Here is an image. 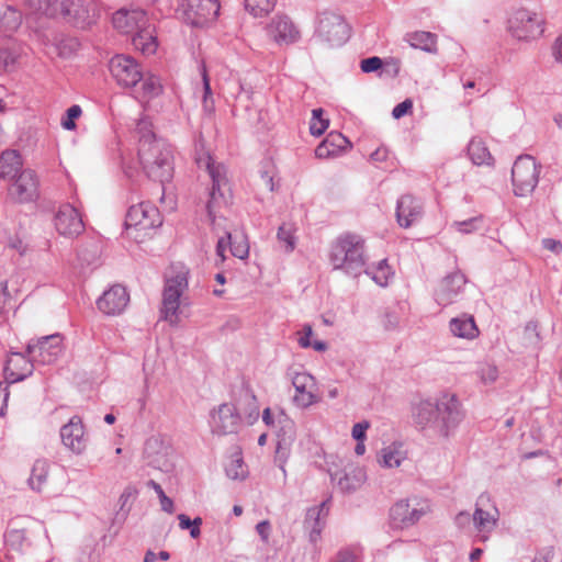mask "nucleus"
<instances>
[{
	"mask_svg": "<svg viewBox=\"0 0 562 562\" xmlns=\"http://www.w3.org/2000/svg\"><path fill=\"white\" fill-rule=\"evenodd\" d=\"M416 424L429 426L440 436L448 438L464 418L462 404L453 393H441L435 400L420 401L414 408Z\"/></svg>",
	"mask_w": 562,
	"mask_h": 562,
	"instance_id": "f257e3e1",
	"label": "nucleus"
},
{
	"mask_svg": "<svg viewBox=\"0 0 562 562\" xmlns=\"http://www.w3.org/2000/svg\"><path fill=\"white\" fill-rule=\"evenodd\" d=\"M138 159L146 176L159 182L160 200L165 198V184L173 177L172 149L164 139L156 138L153 132L139 138Z\"/></svg>",
	"mask_w": 562,
	"mask_h": 562,
	"instance_id": "f03ea898",
	"label": "nucleus"
},
{
	"mask_svg": "<svg viewBox=\"0 0 562 562\" xmlns=\"http://www.w3.org/2000/svg\"><path fill=\"white\" fill-rule=\"evenodd\" d=\"M23 160L15 149L2 151V179L9 178L8 199L30 203L40 198V179L32 169H22Z\"/></svg>",
	"mask_w": 562,
	"mask_h": 562,
	"instance_id": "7ed1b4c3",
	"label": "nucleus"
},
{
	"mask_svg": "<svg viewBox=\"0 0 562 562\" xmlns=\"http://www.w3.org/2000/svg\"><path fill=\"white\" fill-rule=\"evenodd\" d=\"M109 69L116 83L123 88H135L136 98L151 100L162 92L160 79L151 74L144 75L140 65L131 56L119 54L111 58Z\"/></svg>",
	"mask_w": 562,
	"mask_h": 562,
	"instance_id": "20e7f679",
	"label": "nucleus"
},
{
	"mask_svg": "<svg viewBox=\"0 0 562 562\" xmlns=\"http://www.w3.org/2000/svg\"><path fill=\"white\" fill-rule=\"evenodd\" d=\"M328 260L334 270L358 278L368 262L366 240L355 233L339 235L330 245Z\"/></svg>",
	"mask_w": 562,
	"mask_h": 562,
	"instance_id": "39448f33",
	"label": "nucleus"
},
{
	"mask_svg": "<svg viewBox=\"0 0 562 562\" xmlns=\"http://www.w3.org/2000/svg\"><path fill=\"white\" fill-rule=\"evenodd\" d=\"M188 288V271L180 270L175 276L167 278L160 308V318L171 325L179 322L180 297Z\"/></svg>",
	"mask_w": 562,
	"mask_h": 562,
	"instance_id": "423d86ee",
	"label": "nucleus"
},
{
	"mask_svg": "<svg viewBox=\"0 0 562 562\" xmlns=\"http://www.w3.org/2000/svg\"><path fill=\"white\" fill-rule=\"evenodd\" d=\"M540 166L530 155L519 156L512 168V183L516 196H528L539 182Z\"/></svg>",
	"mask_w": 562,
	"mask_h": 562,
	"instance_id": "0eeeda50",
	"label": "nucleus"
},
{
	"mask_svg": "<svg viewBox=\"0 0 562 562\" xmlns=\"http://www.w3.org/2000/svg\"><path fill=\"white\" fill-rule=\"evenodd\" d=\"M58 16L77 29L87 30L97 22V3L94 0H60Z\"/></svg>",
	"mask_w": 562,
	"mask_h": 562,
	"instance_id": "6e6552de",
	"label": "nucleus"
},
{
	"mask_svg": "<svg viewBox=\"0 0 562 562\" xmlns=\"http://www.w3.org/2000/svg\"><path fill=\"white\" fill-rule=\"evenodd\" d=\"M429 512L430 506L425 499H401L391 507L390 518L394 527L403 529L415 525Z\"/></svg>",
	"mask_w": 562,
	"mask_h": 562,
	"instance_id": "1a4fd4ad",
	"label": "nucleus"
},
{
	"mask_svg": "<svg viewBox=\"0 0 562 562\" xmlns=\"http://www.w3.org/2000/svg\"><path fill=\"white\" fill-rule=\"evenodd\" d=\"M161 223L159 210L149 202H140L128 209L124 224L127 231L134 228L137 232H143L145 236L148 231L160 226Z\"/></svg>",
	"mask_w": 562,
	"mask_h": 562,
	"instance_id": "9d476101",
	"label": "nucleus"
},
{
	"mask_svg": "<svg viewBox=\"0 0 562 562\" xmlns=\"http://www.w3.org/2000/svg\"><path fill=\"white\" fill-rule=\"evenodd\" d=\"M317 35L331 47L341 46L350 36V27L341 15L324 12L319 18Z\"/></svg>",
	"mask_w": 562,
	"mask_h": 562,
	"instance_id": "9b49d317",
	"label": "nucleus"
},
{
	"mask_svg": "<svg viewBox=\"0 0 562 562\" xmlns=\"http://www.w3.org/2000/svg\"><path fill=\"white\" fill-rule=\"evenodd\" d=\"M181 10L188 24L203 27L218 15L220 2L218 0H182Z\"/></svg>",
	"mask_w": 562,
	"mask_h": 562,
	"instance_id": "f8f14e48",
	"label": "nucleus"
},
{
	"mask_svg": "<svg viewBox=\"0 0 562 562\" xmlns=\"http://www.w3.org/2000/svg\"><path fill=\"white\" fill-rule=\"evenodd\" d=\"M508 27L518 40H533L543 33V19L535 12L519 9L509 19Z\"/></svg>",
	"mask_w": 562,
	"mask_h": 562,
	"instance_id": "ddd939ff",
	"label": "nucleus"
},
{
	"mask_svg": "<svg viewBox=\"0 0 562 562\" xmlns=\"http://www.w3.org/2000/svg\"><path fill=\"white\" fill-rule=\"evenodd\" d=\"M210 427L213 435L236 434L241 425V417L232 403H223L210 414Z\"/></svg>",
	"mask_w": 562,
	"mask_h": 562,
	"instance_id": "4468645a",
	"label": "nucleus"
},
{
	"mask_svg": "<svg viewBox=\"0 0 562 562\" xmlns=\"http://www.w3.org/2000/svg\"><path fill=\"white\" fill-rule=\"evenodd\" d=\"M63 338L59 334L48 335L38 338L35 342L27 344V355L40 364H50L60 356Z\"/></svg>",
	"mask_w": 562,
	"mask_h": 562,
	"instance_id": "2eb2a0df",
	"label": "nucleus"
},
{
	"mask_svg": "<svg viewBox=\"0 0 562 562\" xmlns=\"http://www.w3.org/2000/svg\"><path fill=\"white\" fill-rule=\"evenodd\" d=\"M477 537L481 541H486L490 533L496 528L498 520V510L490 504V498L481 495L476 502V507L472 516Z\"/></svg>",
	"mask_w": 562,
	"mask_h": 562,
	"instance_id": "dca6fc26",
	"label": "nucleus"
},
{
	"mask_svg": "<svg viewBox=\"0 0 562 562\" xmlns=\"http://www.w3.org/2000/svg\"><path fill=\"white\" fill-rule=\"evenodd\" d=\"M467 282V277L459 270L447 274L435 290L436 302L441 306L453 304L461 296Z\"/></svg>",
	"mask_w": 562,
	"mask_h": 562,
	"instance_id": "f3484780",
	"label": "nucleus"
},
{
	"mask_svg": "<svg viewBox=\"0 0 562 562\" xmlns=\"http://www.w3.org/2000/svg\"><path fill=\"white\" fill-rule=\"evenodd\" d=\"M63 445L75 454H81L88 447L89 436L80 416H72L60 428Z\"/></svg>",
	"mask_w": 562,
	"mask_h": 562,
	"instance_id": "a211bd4d",
	"label": "nucleus"
},
{
	"mask_svg": "<svg viewBox=\"0 0 562 562\" xmlns=\"http://www.w3.org/2000/svg\"><path fill=\"white\" fill-rule=\"evenodd\" d=\"M198 165L200 168L205 166L211 179L212 189L210 191V199L206 203V211L212 223L215 221V209L218 207L223 201V194L221 192V184L225 181V177L222 172V167L215 165L211 156L205 158H199Z\"/></svg>",
	"mask_w": 562,
	"mask_h": 562,
	"instance_id": "6ab92c4d",
	"label": "nucleus"
},
{
	"mask_svg": "<svg viewBox=\"0 0 562 562\" xmlns=\"http://www.w3.org/2000/svg\"><path fill=\"white\" fill-rule=\"evenodd\" d=\"M171 452V448L165 445L158 436H151L145 442L144 456L148 465L160 471L169 472L172 470Z\"/></svg>",
	"mask_w": 562,
	"mask_h": 562,
	"instance_id": "aec40b11",
	"label": "nucleus"
},
{
	"mask_svg": "<svg viewBox=\"0 0 562 562\" xmlns=\"http://www.w3.org/2000/svg\"><path fill=\"white\" fill-rule=\"evenodd\" d=\"M54 224L56 231L67 237L80 235L85 229L81 215L71 204H63L59 206L55 215Z\"/></svg>",
	"mask_w": 562,
	"mask_h": 562,
	"instance_id": "412c9836",
	"label": "nucleus"
},
{
	"mask_svg": "<svg viewBox=\"0 0 562 562\" xmlns=\"http://www.w3.org/2000/svg\"><path fill=\"white\" fill-rule=\"evenodd\" d=\"M130 302L126 289L115 284L106 290L97 301L98 308L106 315L121 314Z\"/></svg>",
	"mask_w": 562,
	"mask_h": 562,
	"instance_id": "4be33fe9",
	"label": "nucleus"
},
{
	"mask_svg": "<svg viewBox=\"0 0 562 562\" xmlns=\"http://www.w3.org/2000/svg\"><path fill=\"white\" fill-rule=\"evenodd\" d=\"M268 35L278 44H292L300 38V31L286 15H276L267 25Z\"/></svg>",
	"mask_w": 562,
	"mask_h": 562,
	"instance_id": "5701e85b",
	"label": "nucleus"
},
{
	"mask_svg": "<svg viewBox=\"0 0 562 562\" xmlns=\"http://www.w3.org/2000/svg\"><path fill=\"white\" fill-rule=\"evenodd\" d=\"M423 203L411 194L397 200L396 218L401 227L408 228L423 216Z\"/></svg>",
	"mask_w": 562,
	"mask_h": 562,
	"instance_id": "b1692460",
	"label": "nucleus"
},
{
	"mask_svg": "<svg viewBox=\"0 0 562 562\" xmlns=\"http://www.w3.org/2000/svg\"><path fill=\"white\" fill-rule=\"evenodd\" d=\"M292 384L295 389L294 402L300 407H308L316 403L314 378L307 372H296L292 375Z\"/></svg>",
	"mask_w": 562,
	"mask_h": 562,
	"instance_id": "393cba45",
	"label": "nucleus"
},
{
	"mask_svg": "<svg viewBox=\"0 0 562 562\" xmlns=\"http://www.w3.org/2000/svg\"><path fill=\"white\" fill-rule=\"evenodd\" d=\"M34 368V361L21 352L11 353L3 368L4 379L8 383H15L29 376Z\"/></svg>",
	"mask_w": 562,
	"mask_h": 562,
	"instance_id": "a878e982",
	"label": "nucleus"
},
{
	"mask_svg": "<svg viewBox=\"0 0 562 562\" xmlns=\"http://www.w3.org/2000/svg\"><path fill=\"white\" fill-rule=\"evenodd\" d=\"M331 482L336 483L341 493H353L362 486L367 476L363 469L349 467L342 470L330 472Z\"/></svg>",
	"mask_w": 562,
	"mask_h": 562,
	"instance_id": "bb28decb",
	"label": "nucleus"
},
{
	"mask_svg": "<svg viewBox=\"0 0 562 562\" xmlns=\"http://www.w3.org/2000/svg\"><path fill=\"white\" fill-rule=\"evenodd\" d=\"M147 14L144 10L121 9L112 16V24L114 29L125 34H133L140 25L147 23Z\"/></svg>",
	"mask_w": 562,
	"mask_h": 562,
	"instance_id": "cd10ccee",
	"label": "nucleus"
},
{
	"mask_svg": "<svg viewBox=\"0 0 562 562\" xmlns=\"http://www.w3.org/2000/svg\"><path fill=\"white\" fill-rule=\"evenodd\" d=\"M328 514L327 502H323L318 506H314L307 509L304 529L308 532L310 541L316 543L321 533L325 527V518Z\"/></svg>",
	"mask_w": 562,
	"mask_h": 562,
	"instance_id": "c85d7f7f",
	"label": "nucleus"
},
{
	"mask_svg": "<svg viewBox=\"0 0 562 562\" xmlns=\"http://www.w3.org/2000/svg\"><path fill=\"white\" fill-rule=\"evenodd\" d=\"M132 44L135 49L140 50L144 55L155 54L158 43L155 26L149 22V19L145 25H140L132 34Z\"/></svg>",
	"mask_w": 562,
	"mask_h": 562,
	"instance_id": "c756f323",
	"label": "nucleus"
},
{
	"mask_svg": "<svg viewBox=\"0 0 562 562\" xmlns=\"http://www.w3.org/2000/svg\"><path fill=\"white\" fill-rule=\"evenodd\" d=\"M351 143L341 133L331 132L315 148V156L319 159L337 156L341 150L350 147Z\"/></svg>",
	"mask_w": 562,
	"mask_h": 562,
	"instance_id": "7c9ffc66",
	"label": "nucleus"
},
{
	"mask_svg": "<svg viewBox=\"0 0 562 562\" xmlns=\"http://www.w3.org/2000/svg\"><path fill=\"white\" fill-rule=\"evenodd\" d=\"M449 328L453 336L459 338L473 339L479 335V329L473 316L465 314L452 318L449 323Z\"/></svg>",
	"mask_w": 562,
	"mask_h": 562,
	"instance_id": "2f4dec72",
	"label": "nucleus"
},
{
	"mask_svg": "<svg viewBox=\"0 0 562 562\" xmlns=\"http://www.w3.org/2000/svg\"><path fill=\"white\" fill-rule=\"evenodd\" d=\"M48 461L45 459H37L31 470V475L29 477V484L32 490L41 492L43 485L47 481L48 476Z\"/></svg>",
	"mask_w": 562,
	"mask_h": 562,
	"instance_id": "473e14b6",
	"label": "nucleus"
},
{
	"mask_svg": "<svg viewBox=\"0 0 562 562\" xmlns=\"http://www.w3.org/2000/svg\"><path fill=\"white\" fill-rule=\"evenodd\" d=\"M407 41L414 48H419L428 53L436 52V35L430 32L417 31L407 34Z\"/></svg>",
	"mask_w": 562,
	"mask_h": 562,
	"instance_id": "72a5a7b5",
	"label": "nucleus"
},
{
	"mask_svg": "<svg viewBox=\"0 0 562 562\" xmlns=\"http://www.w3.org/2000/svg\"><path fill=\"white\" fill-rule=\"evenodd\" d=\"M468 155L474 165H488L493 159L487 147L481 139L473 138L468 145Z\"/></svg>",
	"mask_w": 562,
	"mask_h": 562,
	"instance_id": "f704fd0d",
	"label": "nucleus"
},
{
	"mask_svg": "<svg viewBox=\"0 0 562 562\" xmlns=\"http://www.w3.org/2000/svg\"><path fill=\"white\" fill-rule=\"evenodd\" d=\"M59 0H25L26 5L34 12L47 18L59 15Z\"/></svg>",
	"mask_w": 562,
	"mask_h": 562,
	"instance_id": "c9c22d12",
	"label": "nucleus"
},
{
	"mask_svg": "<svg viewBox=\"0 0 562 562\" xmlns=\"http://www.w3.org/2000/svg\"><path fill=\"white\" fill-rule=\"evenodd\" d=\"M404 459L405 456L401 450V447L391 445L381 450L379 463L384 468H395L400 467Z\"/></svg>",
	"mask_w": 562,
	"mask_h": 562,
	"instance_id": "e433bc0d",
	"label": "nucleus"
},
{
	"mask_svg": "<svg viewBox=\"0 0 562 562\" xmlns=\"http://www.w3.org/2000/svg\"><path fill=\"white\" fill-rule=\"evenodd\" d=\"M278 423L281 425V429L280 431L282 434H279V440H278V448H277V452L279 453L280 450L282 449V446L283 445H286L288 441H292L293 438H294V423L288 418L286 415H284L283 413H281L279 416H278Z\"/></svg>",
	"mask_w": 562,
	"mask_h": 562,
	"instance_id": "4c0bfd02",
	"label": "nucleus"
},
{
	"mask_svg": "<svg viewBox=\"0 0 562 562\" xmlns=\"http://www.w3.org/2000/svg\"><path fill=\"white\" fill-rule=\"evenodd\" d=\"M22 23V14L15 8L8 5L2 12V33L16 31Z\"/></svg>",
	"mask_w": 562,
	"mask_h": 562,
	"instance_id": "58836bf2",
	"label": "nucleus"
},
{
	"mask_svg": "<svg viewBox=\"0 0 562 562\" xmlns=\"http://www.w3.org/2000/svg\"><path fill=\"white\" fill-rule=\"evenodd\" d=\"M226 475L232 480H244L248 474V470L240 453L233 456L231 462L225 468Z\"/></svg>",
	"mask_w": 562,
	"mask_h": 562,
	"instance_id": "ea45409f",
	"label": "nucleus"
},
{
	"mask_svg": "<svg viewBox=\"0 0 562 562\" xmlns=\"http://www.w3.org/2000/svg\"><path fill=\"white\" fill-rule=\"evenodd\" d=\"M227 241L231 246V252L234 257L239 259H245L249 254V245L244 235L237 236L235 235L234 240L231 233H226Z\"/></svg>",
	"mask_w": 562,
	"mask_h": 562,
	"instance_id": "a19ab883",
	"label": "nucleus"
},
{
	"mask_svg": "<svg viewBox=\"0 0 562 562\" xmlns=\"http://www.w3.org/2000/svg\"><path fill=\"white\" fill-rule=\"evenodd\" d=\"M300 337L297 342L302 348H313L316 351H325L327 349V344L322 340H315L311 342L310 338L313 334L312 326L310 324H305L302 328V331L299 333Z\"/></svg>",
	"mask_w": 562,
	"mask_h": 562,
	"instance_id": "79ce46f5",
	"label": "nucleus"
},
{
	"mask_svg": "<svg viewBox=\"0 0 562 562\" xmlns=\"http://www.w3.org/2000/svg\"><path fill=\"white\" fill-rule=\"evenodd\" d=\"M80 47V42L76 37L63 36L56 43L58 55L63 58L71 57Z\"/></svg>",
	"mask_w": 562,
	"mask_h": 562,
	"instance_id": "37998d69",
	"label": "nucleus"
},
{
	"mask_svg": "<svg viewBox=\"0 0 562 562\" xmlns=\"http://www.w3.org/2000/svg\"><path fill=\"white\" fill-rule=\"evenodd\" d=\"M276 5V0H245V8L255 16L269 13Z\"/></svg>",
	"mask_w": 562,
	"mask_h": 562,
	"instance_id": "c03bdc74",
	"label": "nucleus"
},
{
	"mask_svg": "<svg viewBox=\"0 0 562 562\" xmlns=\"http://www.w3.org/2000/svg\"><path fill=\"white\" fill-rule=\"evenodd\" d=\"M20 55H21L20 45L12 42L10 38L5 43L2 42V65L4 67L14 65V63L18 60Z\"/></svg>",
	"mask_w": 562,
	"mask_h": 562,
	"instance_id": "a18cd8bd",
	"label": "nucleus"
},
{
	"mask_svg": "<svg viewBox=\"0 0 562 562\" xmlns=\"http://www.w3.org/2000/svg\"><path fill=\"white\" fill-rule=\"evenodd\" d=\"M324 110L318 108L312 111V121L310 124V132L314 136H321L328 127V120L323 117Z\"/></svg>",
	"mask_w": 562,
	"mask_h": 562,
	"instance_id": "49530a36",
	"label": "nucleus"
},
{
	"mask_svg": "<svg viewBox=\"0 0 562 562\" xmlns=\"http://www.w3.org/2000/svg\"><path fill=\"white\" fill-rule=\"evenodd\" d=\"M483 222V216H473L464 221H456L452 226L462 234H471L476 232Z\"/></svg>",
	"mask_w": 562,
	"mask_h": 562,
	"instance_id": "de8ad7c7",
	"label": "nucleus"
},
{
	"mask_svg": "<svg viewBox=\"0 0 562 562\" xmlns=\"http://www.w3.org/2000/svg\"><path fill=\"white\" fill-rule=\"evenodd\" d=\"M147 486H148V487H150V488H153V490L156 492V494H157V496H158V498H159V501H160L161 509H162L164 512L168 513V514H172V513H173V510H175L173 502H172V499H171L170 497H168V496L165 494V492H164V490H162L161 485H160V484H158V483H157L156 481H154V480H149V481L147 482Z\"/></svg>",
	"mask_w": 562,
	"mask_h": 562,
	"instance_id": "09e8293b",
	"label": "nucleus"
},
{
	"mask_svg": "<svg viewBox=\"0 0 562 562\" xmlns=\"http://www.w3.org/2000/svg\"><path fill=\"white\" fill-rule=\"evenodd\" d=\"M362 273L370 276L371 279L380 286H386L389 283V279L392 276L391 270H383L380 268H375L373 266H368L366 263V269Z\"/></svg>",
	"mask_w": 562,
	"mask_h": 562,
	"instance_id": "8fccbe9b",
	"label": "nucleus"
},
{
	"mask_svg": "<svg viewBox=\"0 0 562 562\" xmlns=\"http://www.w3.org/2000/svg\"><path fill=\"white\" fill-rule=\"evenodd\" d=\"M137 494L138 491L134 486L127 485L119 498L120 510L124 514L128 513Z\"/></svg>",
	"mask_w": 562,
	"mask_h": 562,
	"instance_id": "3c124183",
	"label": "nucleus"
},
{
	"mask_svg": "<svg viewBox=\"0 0 562 562\" xmlns=\"http://www.w3.org/2000/svg\"><path fill=\"white\" fill-rule=\"evenodd\" d=\"M82 113L80 105L74 104L66 111V117L61 119V126L67 131L76 128L75 120H77Z\"/></svg>",
	"mask_w": 562,
	"mask_h": 562,
	"instance_id": "603ef678",
	"label": "nucleus"
},
{
	"mask_svg": "<svg viewBox=\"0 0 562 562\" xmlns=\"http://www.w3.org/2000/svg\"><path fill=\"white\" fill-rule=\"evenodd\" d=\"M382 59L378 56L364 58L360 61V68L363 72H374L382 67Z\"/></svg>",
	"mask_w": 562,
	"mask_h": 562,
	"instance_id": "864d4df0",
	"label": "nucleus"
},
{
	"mask_svg": "<svg viewBox=\"0 0 562 562\" xmlns=\"http://www.w3.org/2000/svg\"><path fill=\"white\" fill-rule=\"evenodd\" d=\"M278 239L285 244L288 251H292L294 249V237L292 235V231L289 227H285L284 225L279 227Z\"/></svg>",
	"mask_w": 562,
	"mask_h": 562,
	"instance_id": "5fc2aeb1",
	"label": "nucleus"
},
{
	"mask_svg": "<svg viewBox=\"0 0 562 562\" xmlns=\"http://www.w3.org/2000/svg\"><path fill=\"white\" fill-rule=\"evenodd\" d=\"M370 424L367 420L355 424L351 430L352 438L356 441H364L366 431L368 430Z\"/></svg>",
	"mask_w": 562,
	"mask_h": 562,
	"instance_id": "6e6d98bb",
	"label": "nucleus"
},
{
	"mask_svg": "<svg viewBox=\"0 0 562 562\" xmlns=\"http://www.w3.org/2000/svg\"><path fill=\"white\" fill-rule=\"evenodd\" d=\"M413 108V102L411 99H406L403 102L398 103L394 106L392 111V115L394 119H401L411 109Z\"/></svg>",
	"mask_w": 562,
	"mask_h": 562,
	"instance_id": "4d7b16f0",
	"label": "nucleus"
},
{
	"mask_svg": "<svg viewBox=\"0 0 562 562\" xmlns=\"http://www.w3.org/2000/svg\"><path fill=\"white\" fill-rule=\"evenodd\" d=\"M335 562H358L356 553L350 549L340 550Z\"/></svg>",
	"mask_w": 562,
	"mask_h": 562,
	"instance_id": "13d9d810",
	"label": "nucleus"
},
{
	"mask_svg": "<svg viewBox=\"0 0 562 562\" xmlns=\"http://www.w3.org/2000/svg\"><path fill=\"white\" fill-rule=\"evenodd\" d=\"M554 555V551L552 547L544 548L541 551L537 552L532 562H550Z\"/></svg>",
	"mask_w": 562,
	"mask_h": 562,
	"instance_id": "bf43d9fd",
	"label": "nucleus"
},
{
	"mask_svg": "<svg viewBox=\"0 0 562 562\" xmlns=\"http://www.w3.org/2000/svg\"><path fill=\"white\" fill-rule=\"evenodd\" d=\"M201 75L203 79V89H204V95L203 101L206 104L207 98L212 94L211 86H210V79L207 77L206 68L204 65L201 66Z\"/></svg>",
	"mask_w": 562,
	"mask_h": 562,
	"instance_id": "052dcab7",
	"label": "nucleus"
},
{
	"mask_svg": "<svg viewBox=\"0 0 562 562\" xmlns=\"http://www.w3.org/2000/svg\"><path fill=\"white\" fill-rule=\"evenodd\" d=\"M543 246L546 249L555 254H560L562 251V243L553 238L543 239Z\"/></svg>",
	"mask_w": 562,
	"mask_h": 562,
	"instance_id": "680f3d73",
	"label": "nucleus"
},
{
	"mask_svg": "<svg viewBox=\"0 0 562 562\" xmlns=\"http://www.w3.org/2000/svg\"><path fill=\"white\" fill-rule=\"evenodd\" d=\"M256 530L263 541H267L270 533V524L267 520H262L257 524Z\"/></svg>",
	"mask_w": 562,
	"mask_h": 562,
	"instance_id": "e2e57ef3",
	"label": "nucleus"
},
{
	"mask_svg": "<svg viewBox=\"0 0 562 562\" xmlns=\"http://www.w3.org/2000/svg\"><path fill=\"white\" fill-rule=\"evenodd\" d=\"M262 186L269 191H274L273 176L269 171H262L260 176Z\"/></svg>",
	"mask_w": 562,
	"mask_h": 562,
	"instance_id": "0e129e2a",
	"label": "nucleus"
},
{
	"mask_svg": "<svg viewBox=\"0 0 562 562\" xmlns=\"http://www.w3.org/2000/svg\"><path fill=\"white\" fill-rule=\"evenodd\" d=\"M22 540H23V533H22V531H19V530H12L4 536L5 543H9L10 541H12V543L20 544Z\"/></svg>",
	"mask_w": 562,
	"mask_h": 562,
	"instance_id": "69168bd1",
	"label": "nucleus"
},
{
	"mask_svg": "<svg viewBox=\"0 0 562 562\" xmlns=\"http://www.w3.org/2000/svg\"><path fill=\"white\" fill-rule=\"evenodd\" d=\"M227 244H228V241L225 236V237H221L216 245V255L221 258L222 261H224L226 258L225 251H226Z\"/></svg>",
	"mask_w": 562,
	"mask_h": 562,
	"instance_id": "338daca9",
	"label": "nucleus"
},
{
	"mask_svg": "<svg viewBox=\"0 0 562 562\" xmlns=\"http://www.w3.org/2000/svg\"><path fill=\"white\" fill-rule=\"evenodd\" d=\"M553 55L557 60L562 61V36H560L554 43Z\"/></svg>",
	"mask_w": 562,
	"mask_h": 562,
	"instance_id": "774afa93",
	"label": "nucleus"
}]
</instances>
